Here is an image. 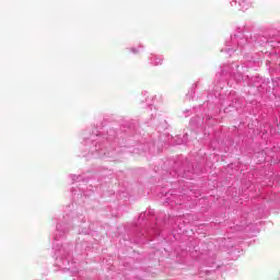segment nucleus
Here are the masks:
<instances>
[{
	"label": "nucleus",
	"instance_id": "nucleus-1",
	"mask_svg": "<svg viewBox=\"0 0 280 280\" xmlns=\"http://www.w3.org/2000/svg\"><path fill=\"white\" fill-rule=\"evenodd\" d=\"M82 222H86V218L75 210H66L62 219H59L56 231L52 235V250L56 256V266L61 270L78 272V262L73 261V244L62 243L67 237V233L73 231L74 226H80Z\"/></svg>",
	"mask_w": 280,
	"mask_h": 280
},
{
	"label": "nucleus",
	"instance_id": "nucleus-2",
	"mask_svg": "<svg viewBox=\"0 0 280 280\" xmlns=\"http://www.w3.org/2000/svg\"><path fill=\"white\" fill-rule=\"evenodd\" d=\"M82 145L83 156L85 159H115L119 152L126 150V148L115 149L113 136L106 133H92L83 140Z\"/></svg>",
	"mask_w": 280,
	"mask_h": 280
},
{
	"label": "nucleus",
	"instance_id": "nucleus-3",
	"mask_svg": "<svg viewBox=\"0 0 280 280\" xmlns=\"http://www.w3.org/2000/svg\"><path fill=\"white\" fill-rule=\"evenodd\" d=\"M253 43H255V37L248 38V35L244 32V28L238 27L235 30L234 34L230 36L225 40V46L221 49L229 56H233V54H242L246 49L253 48Z\"/></svg>",
	"mask_w": 280,
	"mask_h": 280
},
{
	"label": "nucleus",
	"instance_id": "nucleus-4",
	"mask_svg": "<svg viewBox=\"0 0 280 280\" xmlns=\"http://www.w3.org/2000/svg\"><path fill=\"white\" fill-rule=\"evenodd\" d=\"M242 69H244V66L240 67L237 63L224 66L221 69V73L219 74L220 78H222L223 84H226L229 78H234L236 82L244 80V77L242 75Z\"/></svg>",
	"mask_w": 280,
	"mask_h": 280
},
{
	"label": "nucleus",
	"instance_id": "nucleus-5",
	"mask_svg": "<svg viewBox=\"0 0 280 280\" xmlns=\"http://www.w3.org/2000/svg\"><path fill=\"white\" fill-rule=\"evenodd\" d=\"M230 4L232 8H234V10L245 12V10H248V8L253 5V2L250 0H231Z\"/></svg>",
	"mask_w": 280,
	"mask_h": 280
},
{
	"label": "nucleus",
	"instance_id": "nucleus-6",
	"mask_svg": "<svg viewBox=\"0 0 280 280\" xmlns=\"http://www.w3.org/2000/svg\"><path fill=\"white\" fill-rule=\"evenodd\" d=\"M139 237H152V235H161V230L159 226H152L150 229H144L140 234Z\"/></svg>",
	"mask_w": 280,
	"mask_h": 280
},
{
	"label": "nucleus",
	"instance_id": "nucleus-7",
	"mask_svg": "<svg viewBox=\"0 0 280 280\" xmlns=\"http://www.w3.org/2000/svg\"><path fill=\"white\" fill-rule=\"evenodd\" d=\"M163 60H165V58L163 57V55H154L151 54L149 56V62L150 65H152L153 67H159L161 65H163Z\"/></svg>",
	"mask_w": 280,
	"mask_h": 280
},
{
	"label": "nucleus",
	"instance_id": "nucleus-8",
	"mask_svg": "<svg viewBox=\"0 0 280 280\" xmlns=\"http://www.w3.org/2000/svg\"><path fill=\"white\" fill-rule=\"evenodd\" d=\"M188 137H189V136L186 133V135H184L183 139L177 138V139L175 140L176 144H177V145H180V144H183V143H187Z\"/></svg>",
	"mask_w": 280,
	"mask_h": 280
},
{
	"label": "nucleus",
	"instance_id": "nucleus-9",
	"mask_svg": "<svg viewBox=\"0 0 280 280\" xmlns=\"http://www.w3.org/2000/svg\"><path fill=\"white\" fill-rule=\"evenodd\" d=\"M72 183H78L83 179L82 175H70Z\"/></svg>",
	"mask_w": 280,
	"mask_h": 280
},
{
	"label": "nucleus",
	"instance_id": "nucleus-10",
	"mask_svg": "<svg viewBox=\"0 0 280 280\" xmlns=\"http://www.w3.org/2000/svg\"><path fill=\"white\" fill-rule=\"evenodd\" d=\"M167 128V121L163 120L161 125L158 126L159 130H165Z\"/></svg>",
	"mask_w": 280,
	"mask_h": 280
},
{
	"label": "nucleus",
	"instance_id": "nucleus-11",
	"mask_svg": "<svg viewBox=\"0 0 280 280\" xmlns=\"http://www.w3.org/2000/svg\"><path fill=\"white\" fill-rule=\"evenodd\" d=\"M145 218H148V212H142V213L139 215V222H141V220H144Z\"/></svg>",
	"mask_w": 280,
	"mask_h": 280
},
{
	"label": "nucleus",
	"instance_id": "nucleus-12",
	"mask_svg": "<svg viewBox=\"0 0 280 280\" xmlns=\"http://www.w3.org/2000/svg\"><path fill=\"white\" fill-rule=\"evenodd\" d=\"M222 243H223L222 246H226V248L233 246V244H226V238H223Z\"/></svg>",
	"mask_w": 280,
	"mask_h": 280
},
{
	"label": "nucleus",
	"instance_id": "nucleus-13",
	"mask_svg": "<svg viewBox=\"0 0 280 280\" xmlns=\"http://www.w3.org/2000/svg\"><path fill=\"white\" fill-rule=\"evenodd\" d=\"M131 54H139V48H129Z\"/></svg>",
	"mask_w": 280,
	"mask_h": 280
},
{
	"label": "nucleus",
	"instance_id": "nucleus-14",
	"mask_svg": "<svg viewBox=\"0 0 280 280\" xmlns=\"http://www.w3.org/2000/svg\"><path fill=\"white\" fill-rule=\"evenodd\" d=\"M177 176H182L183 178H187V173H180V172H178V173H177Z\"/></svg>",
	"mask_w": 280,
	"mask_h": 280
},
{
	"label": "nucleus",
	"instance_id": "nucleus-15",
	"mask_svg": "<svg viewBox=\"0 0 280 280\" xmlns=\"http://www.w3.org/2000/svg\"><path fill=\"white\" fill-rule=\"evenodd\" d=\"M235 229H236V231H244V225H242V226L241 225H236Z\"/></svg>",
	"mask_w": 280,
	"mask_h": 280
},
{
	"label": "nucleus",
	"instance_id": "nucleus-16",
	"mask_svg": "<svg viewBox=\"0 0 280 280\" xmlns=\"http://www.w3.org/2000/svg\"><path fill=\"white\" fill-rule=\"evenodd\" d=\"M229 97H237V94L235 92H230Z\"/></svg>",
	"mask_w": 280,
	"mask_h": 280
},
{
	"label": "nucleus",
	"instance_id": "nucleus-17",
	"mask_svg": "<svg viewBox=\"0 0 280 280\" xmlns=\"http://www.w3.org/2000/svg\"><path fill=\"white\" fill-rule=\"evenodd\" d=\"M141 95H142L143 97H148V91H142V92H141Z\"/></svg>",
	"mask_w": 280,
	"mask_h": 280
},
{
	"label": "nucleus",
	"instance_id": "nucleus-18",
	"mask_svg": "<svg viewBox=\"0 0 280 280\" xmlns=\"http://www.w3.org/2000/svg\"><path fill=\"white\" fill-rule=\"evenodd\" d=\"M171 196H173V198H176V195H174L173 192H171Z\"/></svg>",
	"mask_w": 280,
	"mask_h": 280
},
{
	"label": "nucleus",
	"instance_id": "nucleus-19",
	"mask_svg": "<svg viewBox=\"0 0 280 280\" xmlns=\"http://www.w3.org/2000/svg\"><path fill=\"white\" fill-rule=\"evenodd\" d=\"M222 84H224V83H220V82H219V86H222Z\"/></svg>",
	"mask_w": 280,
	"mask_h": 280
},
{
	"label": "nucleus",
	"instance_id": "nucleus-20",
	"mask_svg": "<svg viewBox=\"0 0 280 280\" xmlns=\"http://www.w3.org/2000/svg\"><path fill=\"white\" fill-rule=\"evenodd\" d=\"M234 106V108H238V106L237 105H233Z\"/></svg>",
	"mask_w": 280,
	"mask_h": 280
},
{
	"label": "nucleus",
	"instance_id": "nucleus-21",
	"mask_svg": "<svg viewBox=\"0 0 280 280\" xmlns=\"http://www.w3.org/2000/svg\"><path fill=\"white\" fill-rule=\"evenodd\" d=\"M83 195H84V196H89V194H86V192H83Z\"/></svg>",
	"mask_w": 280,
	"mask_h": 280
},
{
	"label": "nucleus",
	"instance_id": "nucleus-22",
	"mask_svg": "<svg viewBox=\"0 0 280 280\" xmlns=\"http://www.w3.org/2000/svg\"><path fill=\"white\" fill-rule=\"evenodd\" d=\"M151 97H156V95L153 94V95H151Z\"/></svg>",
	"mask_w": 280,
	"mask_h": 280
},
{
	"label": "nucleus",
	"instance_id": "nucleus-23",
	"mask_svg": "<svg viewBox=\"0 0 280 280\" xmlns=\"http://www.w3.org/2000/svg\"><path fill=\"white\" fill-rule=\"evenodd\" d=\"M77 248H80V245H77Z\"/></svg>",
	"mask_w": 280,
	"mask_h": 280
}]
</instances>
